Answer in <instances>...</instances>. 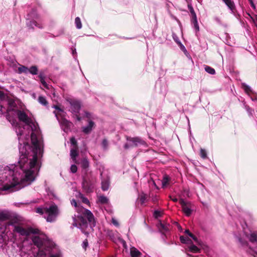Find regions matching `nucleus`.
I'll return each instance as SVG.
<instances>
[{
    "instance_id": "nucleus-1",
    "label": "nucleus",
    "mask_w": 257,
    "mask_h": 257,
    "mask_svg": "<svg viewBox=\"0 0 257 257\" xmlns=\"http://www.w3.org/2000/svg\"><path fill=\"white\" fill-rule=\"evenodd\" d=\"M31 141L33 146L32 147L25 144L20 148V156L18 163L20 169L23 171V177L20 181L14 178V182L5 184L3 187L4 190L15 191L31 184L35 180L40 168L38 162V153L40 150V147L36 136L34 133L31 134Z\"/></svg>"
},
{
    "instance_id": "nucleus-2",
    "label": "nucleus",
    "mask_w": 257,
    "mask_h": 257,
    "mask_svg": "<svg viewBox=\"0 0 257 257\" xmlns=\"http://www.w3.org/2000/svg\"><path fill=\"white\" fill-rule=\"evenodd\" d=\"M6 220L9 221L7 223L8 225H14L21 221L19 216L14 212L7 211L0 212V221Z\"/></svg>"
},
{
    "instance_id": "nucleus-3",
    "label": "nucleus",
    "mask_w": 257,
    "mask_h": 257,
    "mask_svg": "<svg viewBox=\"0 0 257 257\" xmlns=\"http://www.w3.org/2000/svg\"><path fill=\"white\" fill-rule=\"evenodd\" d=\"M45 213L47 214V217L46 219L48 222H52L55 221L59 214L58 206L54 204L50 205L49 207H45Z\"/></svg>"
},
{
    "instance_id": "nucleus-4",
    "label": "nucleus",
    "mask_w": 257,
    "mask_h": 257,
    "mask_svg": "<svg viewBox=\"0 0 257 257\" xmlns=\"http://www.w3.org/2000/svg\"><path fill=\"white\" fill-rule=\"evenodd\" d=\"M14 232L19 233L21 235L28 236L31 234H38L39 230L38 229H34L32 227L28 228H24L20 225H14Z\"/></svg>"
},
{
    "instance_id": "nucleus-5",
    "label": "nucleus",
    "mask_w": 257,
    "mask_h": 257,
    "mask_svg": "<svg viewBox=\"0 0 257 257\" xmlns=\"http://www.w3.org/2000/svg\"><path fill=\"white\" fill-rule=\"evenodd\" d=\"M82 186L83 190L86 193H89L93 192V186L92 179L87 173L83 176Z\"/></svg>"
},
{
    "instance_id": "nucleus-6",
    "label": "nucleus",
    "mask_w": 257,
    "mask_h": 257,
    "mask_svg": "<svg viewBox=\"0 0 257 257\" xmlns=\"http://www.w3.org/2000/svg\"><path fill=\"white\" fill-rule=\"evenodd\" d=\"M66 100L71 105V111L74 113H79L81 107V101L72 98H68L66 99Z\"/></svg>"
},
{
    "instance_id": "nucleus-7",
    "label": "nucleus",
    "mask_w": 257,
    "mask_h": 257,
    "mask_svg": "<svg viewBox=\"0 0 257 257\" xmlns=\"http://www.w3.org/2000/svg\"><path fill=\"white\" fill-rule=\"evenodd\" d=\"M179 202L181 205L184 213L186 216H189L192 213L191 203L189 202H185L183 199H180Z\"/></svg>"
},
{
    "instance_id": "nucleus-8",
    "label": "nucleus",
    "mask_w": 257,
    "mask_h": 257,
    "mask_svg": "<svg viewBox=\"0 0 257 257\" xmlns=\"http://www.w3.org/2000/svg\"><path fill=\"white\" fill-rule=\"evenodd\" d=\"M32 240L34 244L37 246L39 249L46 248L47 241L44 238L40 237L39 236H35L32 237Z\"/></svg>"
},
{
    "instance_id": "nucleus-9",
    "label": "nucleus",
    "mask_w": 257,
    "mask_h": 257,
    "mask_svg": "<svg viewBox=\"0 0 257 257\" xmlns=\"http://www.w3.org/2000/svg\"><path fill=\"white\" fill-rule=\"evenodd\" d=\"M17 115L19 119L25 123L27 125H30L33 123L31 118L28 117V115L23 111L17 110Z\"/></svg>"
},
{
    "instance_id": "nucleus-10",
    "label": "nucleus",
    "mask_w": 257,
    "mask_h": 257,
    "mask_svg": "<svg viewBox=\"0 0 257 257\" xmlns=\"http://www.w3.org/2000/svg\"><path fill=\"white\" fill-rule=\"evenodd\" d=\"M82 215L85 218H87L91 226H94L95 225L94 216L89 210L87 209H83Z\"/></svg>"
},
{
    "instance_id": "nucleus-11",
    "label": "nucleus",
    "mask_w": 257,
    "mask_h": 257,
    "mask_svg": "<svg viewBox=\"0 0 257 257\" xmlns=\"http://www.w3.org/2000/svg\"><path fill=\"white\" fill-rule=\"evenodd\" d=\"M125 138L127 141L131 142V146L133 147H137L139 145H143L145 143L140 137L132 138L126 136Z\"/></svg>"
},
{
    "instance_id": "nucleus-12",
    "label": "nucleus",
    "mask_w": 257,
    "mask_h": 257,
    "mask_svg": "<svg viewBox=\"0 0 257 257\" xmlns=\"http://www.w3.org/2000/svg\"><path fill=\"white\" fill-rule=\"evenodd\" d=\"M170 226L169 223H163L161 221L157 224L159 230L164 235L169 231Z\"/></svg>"
},
{
    "instance_id": "nucleus-13",
    "label": "nucleus",
    "mask_w": 257,
    "mask_h": 257,
    "mask_svg": "<svg viewBox=\"0 0 257 257\" xmlns=\"http://www.w3.org/2000/svg\"><path fill=\"white\" fill-rule=\"evenodd\" d=\"M88 122V125L87 126L82 127V132L86 135L89 134L96 125L94 122L91 120H89Z\"/></svg>"
},
{
    "instance_id": "nucleus-14",
    "label": "nucleus",
    "mask_w": 257,
    "mask_h": 257,
    "mask_svg": "<svg viewBox=\"0 0 257 257\" xmlns=\"http://www.w3.org/2000/svg\"><path fill=\"white\" fill-rule=\"evenodd\" d=\"M78 148H73L71 149L70 150V156L73 162L78 164L79 163L78 161L76 160V157L78 155Z\"/></svg>"
},
{
    "instance_id": "nucleus-15",
    "label": "nucleus",
    "mask_w": 257,
    "mask_h": 257,
    "mask_svg": "<svg viewBox=\"0 0 257 257\" xmlns=\"http://www.w3.org/2000/svg\"><path fill=\"white\" fill-rule=\"evenodd\" d=\"M80 164L81 165V167L84 170L85 172V173H87V169L89 167V162L88 160L86 158H83L81 159Z\"/></svg>"
},
{
    "instance_id": "nucleus-16",
    "label": "nucleus",
    "mask_w": 257,
    "mask_h": 257,
    "mask_svg": "<svg viewBox=\"0 0 257 257\" xmlns=\"http://www.w3.org/2000/svg\"><path fill=\"white\" fill-rule=\"evenodd\" d=\"M138 200L140 202L141 205L144 204L149 199V196L146 193L142 192L139 196Z\"/></svg>"
},
{
    "instance_id": "nucleus-17",
    "label": "nucleus",
    "mask_w": 257,
    "mask_h": 257,
    "mask_svg": "<svg viewBox=\"0 0 257 257\" xmlns=\"http://www.w3.org/2000/svg\"><path fill=\"white\" fill-rule=\"evenodd\" d=\"M78 219L79 220V224L80 226H83L84 227H86L87 226V220L83 215L78 216Z\"/></svg>"
},
{
    "instance_id": "nucleus-18",
    "label": "nucleus",
    "mask_w": 257,
    "mask_h": 257,
    "mask_svg": "<svg viewBox=\"0 0 257 257\" xmlns=\"http://www.w3.org/2000/svg\"><path fill=\"white\" fill-rule=\"evenodd\" d=\"M225 5L228 7V8L233 11L235 9V5L232 0H222Z\"/></svg>"
},
{
    "instance_id": "nucleus-19",
    "label": "nucleus",
    "mask_w": 257,
    "mask_h": 257,
    "mask_svg": "<svg viewBox=\"0 0 257 257\" xmlns=\"http://www.w3.org/2000/svg\"><path fill=\"white\" fill-rule=\"evenodd\" d=\"M141 253L135 247L131 248V255L132 257H140Z\"/></svg>"
},
{
    "instance_id": "nucleus-20",
    "label": "nucleus",
    "mask_w": 257,
    "mask_h": 257,
    "mask_svg": "<svg viewBox=\"0 0 257 257\" xmlns=\"http://www.w3.org/2000/svg\"><path fill=\"white\" fill-rule=\"evenodd\" d=\"M241 88L243 89L244 91L247 94L252 93V90L251 88L245 83H241Z\"/></svg>"
},
{
    "instance_id": "nucleus-21",
    "label": "nucleus",
    "mask_w": 257,
    "mask_h": 257,
    "mask_svg": "<svg viewBox=\"0 0 257 257\" xmlns=\"http://www.w3.org/2000/svg\"><path fill=\"white\" fill-rule=\"evenodd\" d=\"M170 178L167 175H165L162 181V187L164 188L169 184Z\"/></svg>"
},
{
    "instance_id": "nucleus-22",
    "label": "nucleus",
    "mask_w": 257,
    "mask_h": 257,
    "mask_svg": "<svg viewBox=\"0 0 257 257\" xmlns=\"http://www.w3.org/2000/svg\"><path fill=\"white\" fill-rule=\"evenodd\" d=\"M38 77L40 78V81H41L42 84L43 85V86L44 87H45L46 88H49L48 85L47 84V83L46 82V81H45V76L44 75V74L42 72L40 73Z\"/></svg>"
},
{
    "instance_id": "nucleus-23",
    "label": "nucleus",
    "mask_w": 257,
    "mask_h": 257,
    "mask_svg": "<svg viewBox=\"0 0 257 257\" xmlns=\"http://www.w3.org/2000/svg\"><path fill=\"white\" fill-rule=\"evenodd\" d=\"M192 23L194 25V27L196 31H198L199 30V27L197 22V16L192 17L191 18Z\"/></svg>"
},
{
    "instance_id": "nucleus-24",
    "label": "nucleus",
    "mask_w": 257,
    "mask_h": 257,
    "mask_svg": "<svg viewBox=\"0 0 257 257\" xmlns=\"http://www.w3.org/2000/svg\"><path fill=\"white\" fill-rule=\"evenodd\" d=\"M38 102L44 106H47L48 104V102L46 100L45 97L40 96L38 99Z\"/></svg>"
},
{
    "instance_id": "nucleus-25",
    "label": "nucleus",
    "mask_w": 257,
    "mask_h": 257,
    "mask_svg": "<svg viewBox=\"0 0 257 257\" xmlns=\"http://www.w3.org/2000/svg\"><path fill=\"white\" fill-rule=\"evenodd\" d=\"M109 186V182L107 180H103L101 182V189L103 191H107Z\"/></svg>"
},
{
    "instance_id": "nucleus-26",
    "label": "nucleus",
    "mask_w": 257,
    "mask_h": 257,
    "mask_svg": "<svg viewBox=\"0 0 257 257\" xmlns=\"http://www.w3.org/2000/svg\"><path fill=\"white\" fill-rule=\"evenodd\" d=\"M28 72L33 75L37 74L38 72V67L35 65L32 66L30 68H29Z\"/></svg>"
},
{
    "instance_id": "nucleus-27",
    "label": "nucleus",
    "mask_w": 257,
    "mask_h": 257,
    "mask_svg": "<svg viewBox=\"0 0 257 257\" xmlns=\"http://www.w3.org/2000/svg\"><path fill=\"white\" fill-rule=\"evenodd\" d=\"M189 251L193 253L200 252V249L196 245L192 244L189 247Z\"/></svg>"
},
{
    "instance_id": "nucleus-28",
    "label": "nucleus",
    "mask_w": 257,
    "mask_h": 257,
    "mask_svg": "<svg viewBox=\"0 0 257 257\" xmlns=\"http://www.w3.org/2000/svg\"><path fill=\"white\" fill-rule=\"evenodd\" d=\"M28 71L29 68L27 67L24 65H21L18 68V71L20 73H24L27 74L28 73Z\"/></svg>"
},
{
    "instance_id": "nucleus-29",
    "label": "nucleus",
    "mask_w": 257,
    "mask_h": 257,
    "mask_svg": "<svg viewBox=\"0 0 257 257\" xmlns=\"http://www.w3.org/2000/svg\"><path fill=\"white\" fill-rule=\"evenodd\" d=\"M204 69H205V70L207 73H208L209 74H212V75H213V74H215V69L214 68L209 66L205 65V67H204Z\"/></svg>"
},
{
    "instance_id": "nucleus-30",
    "label": "nucleus",
    "mask_w": 257,
    "mask_h": 257,
    "mask_svg": "<svg viewBox=\"0 0 257 257\" xmlns=\"http://www.w3.org/2000/svg\"><path fill=\"white\" fill-rule=\"evenodd\" d=\"M101 146L103 150H106L108 147V141L107 139L104 138L102 140L101 142Z\"/></svg>"
},
{
    "instance_id": "nucleus-31",
    "label": "nucleus",
    "mask_w": 257,
    "mask_h": 257,
    "mask_svg": "<svg viewBox=\"0 0 257 257\" xmlns=\"http://www.w3.org/2000/svg\"><path fill=\"white\" fill-rule=\"evenodd\" d=\"M75 23L77 29H80L82 28L81 22L80 19L79 17H76L75 18Z\"/></svg>"
},
{
    "instance_id": "nucleus-32",
    "label": "nucleus",
    "mask_w": 257,
    "mask_h": 257,
    "mask_svg": "<svg viewBox=\"0 0 257 257\" xmlns=\"http://www.w3.org/2000/svg\"><path fill=\"white\" fill-rule=\"evenodd\" d=\"M99 201L103 204H107L108 202L107 198L104 196H100L99 197Z\"/></svg>"
},
{
    "instance_id": "nucleus-33",
    "label": "nucleus",
    "mask_w": 257,
    "mask_h": 257,
    "mask_svg": "<svg viewBox=\"0 0 257 257\" xmlns=\"http://www.w3.org/2000/svg\"><path fill=\"white\" fill-rule=\"evenodd\" d=\"M200 156L203 159H207V155L206 150L201 148L200 151Z\"/></svg>"
},
{
    "instance_id": "nucleus-34",
    "label": "nucleus",
    "mask_w": 257,
    "mask_h": 257,
    "mask_svg": "<svg viewBox=\"0 0 257 257\" xmlns=\"http://www.w3.org/2000/svg\"><path fill=\"white\" fill-rule=\"evenodd\" d=\"M249 239L251 242L257 241V235L254 233H252L250 234Z\"/></svg>"
},
{
    "instance_id": "nucleus-35",
    "label": "nucleus",
    "mask_w": 257,
    "mask_h": 257,
    "mask_svg": "<svg viewBox=\"0 0 257 257\" xmlns=\"http://www.w3.org/2000/svg\"><path fill=\"white\" fill-rule=\"evenodd\" d=\"M163 213V212L159 210H155L153 214V216L154 218L157 219L159 217H160L162 216Z\"/></svg>"
},
{
    "instance_id": "nucleus-36",
    "label": "nucleus",
    "mask_w": 257,
    "mask_h": 257,
    "mask_svg": "<svg viewBox=\"0 0 257 257\" xmlns=\"http://www.w3.org/2000/svg\"><path fill=\"white\" fill-rule=\"evenodd\" d=\"M188 9L191 13V16L192 17H193L194 16H196V13L194 10V9L192 7V6L191 5V4H188Z\"/></svg>"
},
{
    "instance_id": "nucleus-37",
    "label": "nucleus",
    "mask_w": 257,
    "mask_h": 257,
    "mask_svg": "<svg viewBox=\"0 0 257 257\" xmlns=\"http://www.w3.org/2000/svg\"><path fill=\"white\" fill-rule=\"evenodd\" d=\"M36 212L38 213L43 215L44 213H45V208L38 207L36 208Z\"/></svg>"
},
{
    "instance_id": "nucleus-38",
    "label": "nucleus",
    "mask_w": 257,
    "mask_h": 257,
    "mask_svg": "<svg viewBox=\"0 0 257 257\" xmlns=\"http://www.w3.org/2000/svg\"><path fill=\"white\" fill-rule=\"evenodd\" d=\"M71 144L74 146L73 148H78L77 142L75 138L72 137L70 139Z\"/></svg>"
},
{
    "instance_id": "nucleus-39",
    "label": "nucleus",
    "mask_w": 257,
    "mask_h": 257,
    "mask_svg": "<svg viewBox=\"0 0 257 257\" xmlns=\"http://www.w3.org/2000/svg\"><path fill=\"white\" fill-rule=\"evenodd\" d=\"M193 239L194 240V241L196 242V243L197 245H198L201 247H203V242L199 240L196 236L193 237Z\"/></svg>"
},
{
    "instance_id": "nucleus-40",
    "label": "nucleus",
    "mask_w": 257,
    "mask_h": 257,
    "mask_svg": "<svg viewBox=\"0 0 257 257\" xmlns=\"http://www.w3.org/2000/svg\"><path fill=\"white\" fill-rule=\"evenodd\" d=\"M71 172L72 173H75L77 171V167L75 165H72L70 167Z\"/></svg>"
},
{
    "instance_id": "nucleus-41",
    "label": "nucleus",
    "mask_w": 257,
    "mask_h": 257,
    "mask_svg": "<svg viewBox=\"0 0 257 257\" xmlns=\"http://www.w3.org/2000/svg\"><path fill=\"white\" fill-rule=\"evenodd\" d=\"M88 240L87 239H85L83 242V243H82V247L83 248L86 250V248L88 246Z\"/></svg>"
},
{
    "instance_id": "nucleus-42",
    "label": "nucleus",
    "mask_w": 257,
    "mask_h": 257,
    "mask_svg": "<svg viewBox=\"0 0 257 257\" xmlns=\"http://www.w3.org/2000/svg\"><path fill=\"white\" fill-rule=\"evenodd\" d=\"M38 254V255L42 256V257H45L46 255V253L44 250H43V249H39Z\"/></svg>"
},
{
    "instance_id": "nucleus-43",
    "label": "nucleus",
    "mask_w": 257,
    "mask_h": 257,
    "mask_svg": "<svg viewBox=\"0 0 257 257\" xmlns=\"http://www.w3.org/2000/svg\"><path fill=\"white\" fill-rule=\"evenodd\" d=\"M187 237H185L184 236H181L180 237V240L181 243L184 244L186 243V242H187Z\"/></svg>"
},
{
    "instance_id": "nucleus-44",
    "label": "nucleus",
    "mask_w": 257,
    "mask_h": 257,
    "mask_svg": "<svg viewBox=\"0 0 257 257\" xmlns=\"http://www.w3.org/2000/svg\"><path fill=\"white\" fill-rule=\"evenodd\" d=\"M81 200H82V202L85 204H89V201L88 199L85 197H83Z\"/></svg>"
},
{
    "instance_id": "nucleus-45",
    "label": "nucleus",
    "mask_w": 257,
    "mask_h": 257,
    "mask_svg": "<svg viewBox=\"0 0 257 257\" xmlns=\"http://www.w3.org/2000/svg\"><path fill=\"white\" fill-rule=\"evenodd\" d=\"M53 107L55 108L56 110H58L59 112H63V110L61 109L59 106L57 105H54Z\"/></svg>"
},
{
    "instance_id": "nucleus-46",
    "label": "nucleus",
    "mask_w": 257,
    "mask_h": 257,
    "mask_svg": "<svg viewBox=\"0 0 257 257\" xmlns=\"http://www.w3.org/2000/svg\"><path fill=\"white\" fill-rule=\"evenodd\" d=\"M72 205L75 206V207H78V204L77 201L75 199H72L71 201Z\"/></svg>"
},
{
    "instance_id": "nucleus-47",
    "label": "nucleus",
    "mask_w": 257,
    "mask_h": 257,
    "mask_svg": "<svg viewBox=\"0 0 257 257\" xmlns=\"http://www.w3.org/2000/svg\"><path fill=\"white\" fill-rule=\"evenodd\" d=\"M31 23L32 25H34V26H35L36 27H38L39 28H42V27H40L39 26V25L37 23V22L35 21H33L31 22Z\"/></svg>"
},
{
    "instance_id": "nucleus-48",
    "label": "nucleus",
    "mask_w": 257,
    "mask_h": 257,
    "mask_svg": "<svg viewBox=\"0 0 257 257\" xmlns=\"http://www.w3.org/2000/svg\"><path fill=\"white\" fill-rule=\"evenodd\" d=\"M85 116L88 118L89 119H90V118L91 117V114L87 112V111H85Z\"/></svg>"
},
{
    "instance_id": "nucleus-49",
    "label": "nucleus",
    "mask_w": 257,
    "mask_h": 257,
    "mask_svg": "<svg viewBox=\"0 0 257 257\" xmlns=\"http://www.w3.org/2000/svg\"><path fill=\"white\" fill-rule=\"evenodd\" d=\"M5 93L4 92L0 90V99H3L5 98Z\"/></svg>"
},
{
    "instance_id": "nucleus-50",
    "label": "nucleus",
    "mask_w": 257,
    "mask_h": 257,
    "mask_svg": "<svg viewBox=\"0 0 257 257\" xmlns=\"http://www.w3.org/2000/svg\"><path fill=\"white\" fill-rule=\"evenodd\" d=\"M130 147H132L131 146V143L128 144V143H126L124 145V148L125 149H129Z\"/></svg>"
},
{
    "instance_id": "nucleus-51",
    "label": "nucleus",
    "mask_w": 257,
    "mask_h": 257,
    "mask_svg": "<svg viewBox=\"0 0 257 257\" xmlns=\"http://www.w3.org/2000/svg\"><path fill=\"white\" fill-rule=\"evenodd\" d=\"M158 197L156 196L154 197L152 199V202L154 203H156L158 201Z\"/></svg>"
},
{
    "instance_id": "nucleus-52",
    "label": "nucleus",
    "mask_w": 257,
    "mask_h": 257,
    "mask_svg": "<svg viewBox=\"0 0 257 257\" xmlns=\"http://www.w3.org/2000/svg\"><path fill=\"white\" fill-rule=\"evenodd\" d=\"M185 244H192L193 242L191 239L189 238L188 237L187 238V242H186Z\"/></svg>"
},
{
    "instance_id": "nucleus-53",
    "label": "nucleus",
    "mask_w": 257,
    "mask_h": 257,
    "mask_svg": "<svg viewBox=\"0 0 257 257\" xmlns=\"http://www.w3.org/2000/svg\"><path fill=\"white\" fill-rule=\"evenodd\" d=\"M249 3H250V4L251 7L253 9H255V5L254 4L253 2V1H251V2H249Z\"/></svg>"
},
{
    "instance_id": "nucleus-54",
    "label": "nucleus",
    "mask_w": 257,
    "mask_h": 257,
    "mask_svg": "<svg viewBox=\"0 0 257 257\" xmlns=\"http://www.w3.org/2000/svg\"><path fill=\"white\" fill-rule=\"evenodd\" d=\"M78 113H75V115H76V118L77 119L78 121H80L81 119V117H80L78 115Z\"/></svg>"
},
{
    "instance_id": "nucleus-55",
    "label": "nucleus",
    "mask_w": 257,
    "mask_h": 257,
    "mask_svg": "<svg viewBox=\"0 0 257 257\" xmlns=\"http://www.w3.org/2000/svg\"><path fill=\"white\" fill-rule=\"evenodd\" d=\"M50 257H60V256L59 254H56L51 255Z\"/></svg>"
},
{
    "instance_id": "nucleus-56",
    "label": "nucleus",
    "mask_w": 257,
    "mask_h": 257,
    "mask_svg": "<svg viewBox=\"0 0 257 257\" xmlns=\"http://www.w3.org/2000/svg\"><path fill=\"white\" fill-rule=\"evenodd\" d=\"M188 235L191 237L192 239H193V237H194L195 236L191 232H190Z\"/></svg>"
},
{
    "instance_id": "nucleus-57",
    "label": "nucleus",
    "mask_w": 257,
    "mask_h": 257,
    "mask_svg": "<svg viewBox=\"0 0 257 257\" xmlns=\"http://www.w3.org/2000/svg\"><path fill=\"white\" fill-rule=\"evenodd\" d=\"M78 196H79V197L81 199H82V197H84V195H83L82 193H79V194H78Z\"/></svg>"
},
{
    "instance_id": "nucleus-58",
    "label": "nucleus",
    "mask_w": 257,
    "mask_h": 257,
    "mask_svg": "<svg viewBox=\"0 0 257 257\" xmlns=\"http://www.w3.org/2000/svg\"><path fill=\"white\" fill-rule=\"evenodd\" d=\"M191 232L189 231V229H186L185 230V233L187 234H189Z\"/></svg>"
},
{
    "instance_id": "nucleus-59",
    "label": "nucleus",
    "mask_w": 257,
    "mask_h": 257,
    "mask_svg": "<svg viewBox=\"0 0 257 257\" xmlns=\"http://www.w3.org/2000/svg\"><path fill=\"white\" fill-rule=\"evenodd\" d=\"M63 123H64L65 124H66H66H67V123L68 122V121L66 119H63Z\"/></svg>"
},
{
    "instance_id": "nucleus-60",
    "label": "nucleus",
    "mask_w": 257,
    "mask_h": 257,
    "mask_svg": "<svg viewBox=\"0 0 257 257\" xmlns=\"http://www.w3.org/2000/svg\"><path fill=\"white\" fill-rule=\"evenodd\" d=\"M171 199L175 202H176L178 201V199L177 198H171Z\"/></svg>"
},
{
    "instance_id": "nucleus-61",
    "label": "nucleus",
    "mask_w": 257,
    "mask_h": 257,
    "mask_svg": "<svg viewBox=\"0 0 257 257\" xmlns=\"http://www.w3.org/2000/svg\"><path fill=\"white\" fill-rule=\"evenodd\" d=\"M82 232H83V233H84V234H86L87 235H88V234H89L88 232H86V231H84L83 229L82 230Z\"/></svg>"
},
{
    "instance_id": "nucleus-62",
    "label": "nucleus",
    "mask_w": 257,
    "mask_h": 257,
    "mask_svg": "<svg viewBox=\"0 0 257 257\" xmlns=\"http://www.w3.org/2000/svg\"><path fill=\"white\" fill-rule=\"evenodd\" d=\"M112 223H113L114 224H115V225H117V224H118V223H117V222H116V221L114 220H113V221H112Z\"/></svg>"
},
{
    "instance_id": "nucleus-63",
    "label": "nucleus",
    "mask_w": 257,
    "mask_h": 257,
    "mask_svg": "<svg viewBox=\"0 0 257 257\" xmlns=\"http://www.w3.org/2000/svg\"><path fill=\"white\" fill-rule=\"evenodd\" d=\"M253 255L254 257H257V252H255L253 254Z\"/></svg>"
},
{
    "instance_id": "nucleus-64",
    "label": "nucleus",
    "mask_w": 257,
    "mask_h": 257,
    "mask_svg": "<svg viewBox=\"0 0 257 257\" xmlns=\"http://www.w3.org/2000/svg\"><path fill=\"white\" fill-rule=\"evenodd\" d=\"M153 184H154V185L156 187V188H157V189H158V187L156 186V183H155V182L154 181H153Z\"/></svg>"
}]
</instances>
